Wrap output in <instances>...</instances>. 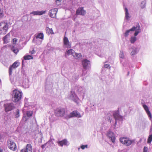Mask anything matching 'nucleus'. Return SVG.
I'll return each mask as SVG.
<instances>
[{
    "label": "nucleus",
    "mask_w": 152,
    "mask_h": 152,
    "mask_svg": "<svg viewBox=\"0 0 152 152\" xmlns=\"http://www.w3.org/2000/svg\"><path fill=\"white\" fill-rule=\"evenodd\" d=\"M152 141V134L150 135L148 137L147 140V142L150 143Z\"/></svg>",
    "instance_id": "30"
},
{
    "label": "nucleus",
    "mask_w": 152,
    "mask_h": 152,
    "mask_svg": "<svg viewBox=\"0 0 152 152\" xmlns=\"http://www.w3.org/2000/svg\"><path fill=\"white\" fill-rule=\"evenodd\" d=\"M90 61L87 59H85L82 61V64L84 69H86L89 67Z\"/></svg>",
    "instance_id": "15"
},
{
    "label": "nucleus",
    "mask_w": 152,
    "mask_h": 152,
    "mask_svg": "<svg viewBox=\"0 0 152 152\" xmlns=\"http://www.w3.org/2000/svg\"><path fill=\"white\" fill-rule=\"evenodd\" d=\"M73 56L75 59H78L81 58L82 57V55L81 53H75Z\"/></svg>",
    "instance_id": "23"
},
{
    "label": "nucleus",
    "mask_w": 152,
    "mask_h": 152,
    "mask_svg": "<svg viewBox=\"0 0 152 152\" xmlns=\"http://www.w3.org/2000/svg\"><path fill=\"white\" fill-rule=\"evenodd\" d=\"M113 116L114 117V118L116 120L119 117V115L118 113V112H115L113 114Z\"/></svg>",
    "instance_id": "26"
},
{
    "label": "nucleus",
    "mask_w": 152,
    "mask_h": 152,
    "mask_svg": "<svg viewBox=\"0 0 152 152\" xmlns=\"http://www.w3.org/2000/svg\"><path fill=\"white\" fill-rule=\"evenodd\" d=\"M8 23L3 21L0 23V34H5L7 32L9 27Z\"/></svg>",
    "instance_id": "3"
},
{
    "label": "nucleus",
    "mask_w": 152,
    "mask_h": 152,
    "mask_svg": "<svg viewBox=\"0 0 152 152\" xmlns=\"http://www.w3.org/2000/svg\"><path fill=\"white\" fill-rule=\"evenodd\" d=\"M135 31L134 34V36H136L140 32V26L139 24H138L136 27L134 26L130 29L127 30L124 34V36L125 37H127L130 31Z\"/></svg>",
    "instance_id": "2"
},
{
    "label": "nucleus",
    "mask_w": 152,
    "mask_h": 152,
    "mask_svg": "<svg viewBox=\"0 0 152 152\" xmlns=\"http://www.w3.org/2000/svg\"><path fill=\"white\" fill-rule=\"evenodd\" d=\"M20 152H32V148L31 144H27L26 148L21 149Z\"/></svg>",
    "instance_id": "11"
},
{
    "label": "nucleus",
    "mask_w": 152,
    "mask_h": 152,
    "mask_svg": "<svg viewBox=\"0 0 152 152\" xmlns=\"http://www.w3.org/2000/svg\"><path fill=\"white\" fill-rule=\"evenodd\" d=\"M7 145L11 150L15 151L17 150V146L15 143L11 140H8L7 141Z\"/></svg>",
    "instance_id": "5"
},
{
    "label": "nucleus",
    "mask_w": 152,
    "mask_h": 152,
    "mask_svg": "<svg viewBox=\"0 0 152 152\" xmlns=\"http://www.w3.org/2000/svg\"><path fill=\"white\" fill-rule=\"evenodd\" d=\"M14 107L12 103L7 104L5 105V108L6 112L10 111L13 109Z\"/></svg>",
    "instance_id": "13"
},
{
    "label": "nucleus",
    "mask_w": 152,
    "mask_h": 152,
    "mask_svg": "<svg viewBox=\"0 0 152 152\" xmlns=\"http://www.w3.org/2000/svg\"><path fill=\"white\" fill-rule=\"evenodd\" d=\"M7 45H5V46H4V47H6Z\"/></svg>",
    "instance_id": "46"
},
{
    "label": "nucleus",
    "mask_w": 152,
    "mask_h": 152,
    "mask_svg": "<svg viewBox=\"0 0 152 152\" xmlns=\"http://www.w3.org/2000/svg\"><path fill=\"white\" fill-rule=\"evenodd\" d=\"M20 65V63L18 61L14 62L11 66H10L9 69V72L10 75H12V70L16 69Z\"/></svg>",
    "instance_id": "7"
},
{
    "label": "nucleus",
    "mask_w": 152,
    "mask_h": 152,
    "mask_svg": "<svg viewBox=\"0 0 152 152\" xmlns=\"http://www.w3.org/2000/svg\"><path fill=\"white\" fill-rule=\"evenodd\" d=\"M36 39H40L42 40L44 39V34L42 33H39L35 35Z\"/></svg>",
    "instance_id": "21"
},
{
    "label": "nucleus",
    "mask_w": 152,
    "mask_h": 152,
    "mask_svg": "<svg viewBox=\"0 0 152 152\" xmlns=\"http://www.w3.org/2000/svg\"><path fill=\"white\" fill-rule=\"evenodd\" d=\"M22 64H23V60L22 61Z\"/></svg>",
    "instance_id": "44"
},
{
    "label": "nucleus",
    "mask_w": 152,
    "mask_h": 152,
    "mask_svg": "<svg viewBox=\"0 0 152 152\" xmlns=\"http://www.w3.org/2000/svg\"><path fill=\"white\" fill-rule=\"evenodd\" d=\"M35 53H36V51L34 49H33V50H32L31 51L30 50L29 51V53L32 54H34Z\"/></svg>",
    "instance_id": "37"
},
{
    "label": "nucleus",
    "mask_w": 152,
    "mask_h": 152,
    "mask_svg": "<svg viewBox=\"0 0 152 152\" xmlns=\"http://www.w3.org/2000/svg\"><path fill=\"white\" fill-rule=\"evenodd\" d=\"M73 93L74 94V95H73V96H75V97H77V96H76L75 94V93L74 92H73Z\"/></svg>",
    "instance_id": "42"
},
{
    "label": "nucleus",
    "mask_w": 152,
    "mask_h": 152,
    "mask_svg": "<svg viewBox=\"0 0 152 152\" xmlns=\"http://www.w3.org/2000/svg\"><path fill=\"white\" fill-rule=\"evenodd\" d=\"M120 142L122 144L126 146L130 145L133 142L126 137H121L120 138Z\"/></svg>",
    "instance_id": "6"
},
{
    "label": "nucleus",
    "mask_w": 152,
    "mask_h": 152,
    "mask_svg": "<svg viewBox=\"0 0 152 152\" xmlns=\"http://www.w3.org/2000/svg\"><path fill=\"white\" fill-rule=\"evenodd\" d=\"M104 67L105 68H109L110 69V65L109 64H105L104 65Z\"/></svg>",
    "instance_id": "35"
},
{
    "label": "nucleus",
    "mask_w": 152,
    "mask_h": 152,
    "mask_svg": "<svg viewBox=\"0 0 152 152\" xmlns=\"http://www.w3.org/2000/svg\"><path fill=\"white\" fill-rule=\"evenodd\" d=\"M73 117H81V115L80 113L76 111H74L71 113L69 115L65 117L66 119H67Z\"/></svg>",
    "instance_id": "9"
},
{
    "label": "nucleus",
    "mask_w": 152,
    "mask_h": 152,
    "mask_svg": "<svg viewBox=\"0 0 152 152\" xmlns=\"http://www.w3.org/2000/svg\"><path fill=\"white\" fill-rule=\"evenodd\" d=\"M12 96L13 101L15 102H16L21 99L22 93L21 91L17 89H15L13 91Z\"/></svg>",
    "instance_id": "1"
},
{
    "label": "nucleus",
    "mask_w": 152,
    "mask_h": 152,
    "mask_svg": "<svg viewBox=\"0 0 152 152\" xmlns=\"http://www.w3.org/2000/svg\"><path fill=\"white\" fill-rule=\"evenodd\" d=\"M10 34L8 33L3 38V40L4 44H6L9 42L10 40Z\"/></svg>",
    "instance_id": "14"
},
{
    "label": "nucleus",
    "mask_w": 152,
    "mask_h": 152,
    "mask_svg": "<svg viewBox=\"0 0 152 152\" xmlns=\"http://www.w3.org/2000/svg\"><path fill=\"white\" fill-rule=\"evenodd\" d=\"M125 18L126 20H128L129 18V14L128 12V9L127 8H125Z\"/></svg>",
    "instance_id": "27"
},
{
    "label": "nucleus",
    "mask_w": 152,
    "mask_h": 152,
    "mask_svg": "<svg viewBox=\"0 0 152 152\" xmlns=\"http://www.w3.org/2000/svg\"><path fill=\"white\" fill-rule=\"evenodd\" d=\"M26 114L28 117H30L32 116L33 112L32 111H27Z\"/></svg>",
    "instance_id": "31"
},
{
    "label": "nucleus",
    "mask_w": 152,
    "mask_h": 152,
    "mask_svg": "<svg viewBox=\"0 0 152 152\" xmlns=\"http://www.w3.org/2000/svg\"><path fill=\"white\" fill-rule=\"evenodd\" d=\"M58 10V9L57 8L53 9L50 10L49 12L50 16L52 18H56Z\"/></svg>",
    "instance_id": "10"
},
{
    "label": "nucleus",
    "mask_w": 152,
    "mask_h": 152,
    "mask_svg": "<svg viewBox=\"0 0 152 152\" xmlns=\"http://www.w3.org/2000/svg\"><path fill=\"white\" fill-rule=\"evenodd\" d=\"M46 145L45 144H44V145H42V146H41V148H44L45 147V145Z\"/></svg>",
    "instance_id": "40"
},
{
    "label": "nucleus",
    "mask_w": 152,
    "mask_h": 152,
    "mask_svg": "<svg viewBox=\"0 0 152 152\" xmlns=\"http://www.w3.org/2000/svg\"><path fill=\"white\" fill-rule=\"evenodd\" d=\"M106 135L108 138L111 140L113 143L115 142V138L114 133L109 131L107 132Z\"/></svg>",
    "instance_id": "8"
},
{
    "label": "nucleus",
    "mask_w": 152,
    "mask_h": 152,
    "mask_svg": "<svg viewBox=\"0 0 152 152\" xmlns=\"http://www.w3.org/2000/svg\"><path fill=\"white\" fill-rule=\"evenodd\" d=\"M12 41L13 43L14 44H15L18 41V39L15 38L12 39Z\"/></svg>",
    "instance_id": "33"
},
{
    "label": "nucleus",
    "mask_w": 152,
    "mask_h": 152,
    "mask_svg": "<svg viewBox=\"0 0 152 152\" xmlns=\"http://www.w3.org/2000/svg\"><path fill=\"white\" fill-rule=\"evenodd\" d=\"M65 113V109L64 108L58 107L55 110V115L57 117H63Z\"/></svg>",
    "instance_id": "4"
},
{
    "label": "nucleus",
    "mask_w": 152,
    "mask_h": 152,
    "mask_svg": "<svg viewBox=\"0 0 152 152\" xmlns=\"http://www.w3.org/2000/svg\"><path fill=\"white\" fill-rule=\"evenodd\" d=\"M88 148V145H82L81 146V148L82 149H84L85 148Z\"/></svg>",
    "instance_id": "36"
},
{
    "label": "nucleus",
    "mask_w": 152,
    "mask_h": 152,
    "mask_svg": "<svg viewBox=\"0 0 152 152\" xmlns=\"http://www.w3.org/2000/svg\"><path fill=\"white\" fill-rule=\"evenodd\" d=\"M19 116V110L17 109L16 111V114L15 115V117L17 118Z\"/></svg>",
    "instance_id": "32"
},
{
    "label": "nucleus",
    "mask_w": 152,
    "mask_h": 152,
    "mask_svg": "<svg viewBox=\"0 0 152 152\" xmlns=\"http://www.w3.org/2000/svg\"><path fill=\"white\" fill-rule=\"evenodd\" d=\"M108 120H110V118L109 117V118H108Z\"/></svg>",
    "instance_id": "43"
},
{
    "label": "nucleus",
    "mask_w": 152,
    "mask_h": 152,
    "mask_svg": "<svg viewBox=\"0 0 152 152\" xmlns=\"http://www.w3.org/2000/svg\"><path fill=\"white\" fill-rule=\"evenodd\" d=\"M45 11H33L31 12L30 14H33L34 15H42L45 13Z\"/></svg>",
    "instance_id": "17"
},
{
    "label": "nucleus",
    "mask_w": 152,
    "mask_h": 152,
    "mask_svg": "<svg viewBox=\"0 0 152 152\" xmlns=\"http://www.w3.org/2000/svg\"><path fill=\"white\" fill-rule=\"evenodd\" d=\"M120 57L122 58H124V55L123 53H121V54H120Z\"/></svg>",
    "instance_id": "39"
},
{
    "label": "nucleus",
    "mask_w": 152,
    "mask_h": 152,
    "mask_svg": "<svg viewBox=\"0 0 152 152\" xmlns=\"http://www.w3.org/2000/svg\"><path fill=\"white\" fill-rule=\"evenodd\" d=\"M23 59L24 60H29L33 59V57L32 56L30 55H26L23 57Z\"/></svg>",
    "instance_id": "24"
},
{
    "label": "nucleus",
    "mask_w": 152,
    "mask_h": 152,
    "mask_svg": "<svg viewBox=\"0 0 152 152\" xmlns=\"http://www.w3.org/2000/svg\"><path fill=\"white\" fill-rule=\"evenodd\" d=\"M136 37L134 36V37H131L130 39V42L131 43H133L136 41L137 38Z\"/></svg>",
    "instance_id": "29"
},
{
    "label": "nucleus",
    "mask_w": 152,
    "mask_h": 152,
    "mask_svg": "<svg viewBox=\"0 0 152 152\" xmlns=\"http://www.w3.org/2000/svg\"><path fill=\"white\" fill-rule=\"evenodd\" d=\"M4 16V11L0 8V18H2Z\"/></svg>",
    "instance_id": "28"
},
{
    "label": "nucleus",
    "mask_w": 152,
    "mask_h": 152,
    "mask_svg": "<svg viewBox=\"0 0 152 152\" xmlns=\"http://www.w3.org/2000/svg\"><path fill=\"white\" fill-rule=\"evenodd\" d=\"M75 53L74 50L72 49H70L67 51L66 54H67L68 56L72 55L73 56Z\"/></svg>",
    "instance_id": "22"
},
{
    "label": "nucleus",
    "mask_w": 152,
    "mask_h": 152,
    "mask_svg": "<svg viewBox=\"0 0 152 152\" xmlns=\"http://www.w3.org/2000/svg\"><path fill=\"white\" fill-rule=\"evenodd\" d=\"M86 13V11L83 10V7H79L76 10V15H84Z\"/></svg>",
    "instance_id": "12"
},
{
    "label": "nucleus",
    "mask_w": 152,
    "mask_h": 152,
    "mask_svg": "<svg viewBox=\"0 0 152 152\" xmlns=\"http://www.w3.org/2000/svg\"><path fill=\"white\" fill-rule=\"evenodd\" d=\"M61 0H56V3L57 5H59L61 4Z\"/></svg>",
    "instance_id": "34"
},
{
    "label": "nucleus",
    "mask_w": 152,
    "mask_h": 152,
    "mask_svg": "<svg viewBox=\"0 0 152 152\" xmlns=\"http://www.w3.org/2000/svg\"><path fill=\"white\" fill-rule=\"evenodd\" d=\"M58 145L61 146H63L64 145H66L67 144V141L66 139L58 142Z\"/></svg>",
    "instance_id": "19"
},
{
    "label": "nucleus",
    "mask_w": 152,
    "mask_h": 152,
    "mask_svg": "<svg viewBox=\"0 0 152 152\" xmlns=\"http://www.w3.org/2000/svg\"><path fill=\"white\" fill-rule=\"evenodd\" d=\"M143 107L145 110L146 111V113L148 115L149 117L150 118H152L150 112L149 111L148 106L145 104H143Z\"/></svg>",
    "instance_id": "18"
},
{
    "label": "nucleus",
    "mask_w": 152,
    "mask_h": 152,
    "mask_svg": "<svg viewBox=\"0 0 152 152\" xmlns=\"http://www.w3.org/2000/svg\"><path fill=\"white\" fill-rule=\"evenodd\" d=\"M1 1V0H0V2Z\"/></svg>",
    "instance_id": "45"
},
{
    "label": "nucleus",
    "mask_w": 152,
    "mask_h": 152,
    "mask_svg": "<svg viewBox=\"0 0 152 152\" xmlns=\"http://www.w3.org/2000/svg\"><path fill=\"white\" fill-rule=\"evenodd\" d=\"M148 151V148L145 146L143 148V152H147Z\"/></svg>",
    "instance_id": "38"
},
{
    "label": "nucleus",
    "mask_w": 152,
    "mask_h": 152,
    "mask_svg": "<svg viewBox=\"0 0 152 152\" xmlns=\"http://www.w3.org/2000/svg\"><path fill=\"white\" fill-rule=\"evenodd\" d=\"M0 152H3V150L0 149Z\"/></svg>",
    "instance_id": "41"
},
{
    "label": "nucleus",
    "mask_w": 152,
    "mask_h": 152,
    "mask_svg": "<svg viewBox=\"0 0 152 152\" xmlns=\"http://www.w3.org/2000/svg\"><path fill=\"white\" fill-rule=\"evenodd\" d=\"M11 50L15 54H17L19 51L18 48H16L15 46H13L11 48Z\"/></svg>",
    "instance_id": "25"
},
{
    "label": "nucleus",
    "mask_w": 152,
    "mask_h": 152,
    "mask_svg": "<svg viewBox=\"0 0 152 152\" xmlns=\"http://www.w3.org/2000/svg\"><path fill=\"white\" fill-rule=\"evenodd\" d=\"M46 31L47 34L49 35L50 34H54V33L52 28H50L48 27H47L46 28Z\"/></svg>",
    "instance_id": "20"
},
{
    "label": "nucleus",
    "mask_w": 152,
    "mask_h": 152,
    "mask_svg": "<svg viewBox=\"0 0 152 152\" xmlns=\"http://www.w3.org/2000/svg\"><path fill=\"white\" fill-rule=\"evenodd\" d=\"M64 45L68 48H71V45L69 43L68 39L67 37H64L63 39Z\"/></svg>",
    "instance_id": "16"
}]
</instances>
